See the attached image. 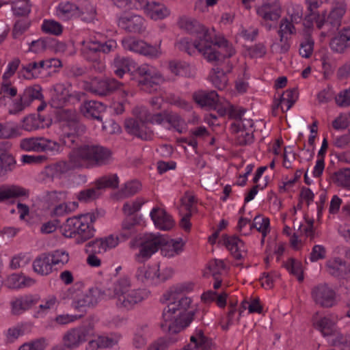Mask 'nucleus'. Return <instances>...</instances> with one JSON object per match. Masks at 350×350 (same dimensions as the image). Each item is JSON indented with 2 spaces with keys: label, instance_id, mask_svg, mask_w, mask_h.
<instances>
[{
  "label": "nucleus",
  "instance_id": "18",
  "mask_svg": "<svg viewBox=\"0 0 350 350\" xmlns=\"http://www.w3.org/2000/svg\"><path fill=\"white\" fill-rule=\"evenodd\" d=\"M122 45L126 50L150 57L156 58L161 54L159 47L148 44L143 40H137L131 37L123 39Z\"/></svg>",
  "mask_w": 350,
  "mask_h": 350
},
{
  "label": "nucleus",
  "instance_id": "51",
  "mask_svg": "<svg viewBox=\"0 0 350 350\" xmlns=\"http://www.w3.org/2000/svg\"><path fill=\"white\" fill-rule=\"evenodd\" d=\"M42 30L47 33L59 36L62 33V25L54 20H44L42 25Z\"/></svg>",
  "mask_w": 350,
  "mask_h": 350
},
{
  "label": "nucleus",
  "instance_id": "22",
  "mask_svg": "<svg viewBox=\"0 0 350 350\" xmlns=\"http://www.w3.org/2000/svg\"><path fill=\"white\" fill-rule=\"evenodd\" d=\"M144 20L137 14H125L118 19V26L130 33H142L144 30Z\"/></svg>",
  "mask_w": 350,
  "mask_h": 350
},
{
  "label": "nucleus",
  "instance_id": "53",
  "mask_svg": "<svg viewBox=\"0 0 350 350\" xmlns=\"http://www.w3.org/2000/svg\"><path fill=\"white\" fill-rule=\"evenodd\" d=\"M314 41L309 35L300 44L299 54L302 57L309 58L313 53Z\"/></svg>",
  "mask_w": 350,
  "mask_h": 350
},
{
  "label": "nucleus",
  "instance_id": "49",
  "mask_svg": "<svg viewBox=\"0 0 350 350\" xmlns=\"http://www.w3.org/2000/svg\"><path fill=\"white\" fill-rule=\"evenodd\" d=\"M285 268L293 275L296 276L299 282L304 280L302 265L299 261L290 258L284 264Z\"/></svg>",
  "mask_w": 350,
  "mask_h": 350
},
{
  "label": "nucleus",
  "instance_id": "32",
  "mask_svg": "<svg viewBox=\"0 0 350 350\" xmlns=\"http://www.w3.org/2000/svg\"><path fill=\"white\" fill-rule=\"evenodd\" d=\"M191 344L186 345L182 350H207L210 347V340L204 336L201 329H196L193 334L190 337Z\"/></svg>",
  "mask_w": 350,
  "mask_h": 350
},
{
  "label": "nucleus",
  "instance_id": "8",
  "mask_svg": "<svg viewBox=\"0 0 350 350\" xmlns=\"http://www.w3.org/2000/svg\"><path fill=\"white\" fill-rule=\"evenodd\" d=\"M282 5L280 0H266L256 8V14L261 18V24L270 31L272 25L269 22H277L282 15Z\"/></svg>",
  "mask_w": 350,
  "mask_h": 350
},
{
  "label": "nucleus",
  "instance_id": "15",
  "mask_svg": "<svg viewBox=\"0 0 350 350\" xmlns=\"http://www.w3.org/2000/svg\"><path fill=\"white\" fill-rule=\"evenodd\" d=\"M311 297L317 305L323 308H332L336 304V292L326 283L312 287Z\"/></svg>",
  "mask_w": 350,
  "mask_h": 350
},
{
  "label": "nucleus",
  "instance_id": "33",
  "mask_svg": "<svg viewBox=\"0 0 350 350\" xmlns=\"http://www.w3.org/2000/svg\"><path fill=\"white\" fill-rule=\"evenodd\" d=\"M337 321V317L330 314L314 321V325L323 336H331L334 335L336 332Z\"/></svg>",
  "mask_w": 350,
  "mask_h": 350
},
{
  "label": "nucleus",
  "instance_id": "46",
  "mask_svg": "<svg viewBox=\"0 0 350 350\" xmlns=\"http://www.w3.org/2000/svg\"><path fill=\"white\" fill-rule=\"evenodd\" d=\"M14 158L10 154L4 152L0 154V176H5L15 166Z\"/></svg>",
  "mask_w": 350,
  "mask_h": 350
},
{
  "label": "nucleus",
  "instance_id": "55",
  "mask_svg": "<svg viewBox=\"0 0 350 350\" xmlns=\"http://www.w3.org/2000/svg\"><path fill=\"white\" fill-rule=\"evenodd\" d=\"M142 188L141 183L137 180H132L126 183L124 187L120 190V195L126 198L135 195Z\"/></svg>",
  "mask_w": 350,
  "mask_h": 350
},
{
  "label": "nucleus",
  "instance_id": "39",
  "mask_svg": "<svg viewBox=\"0 0 350 350\" xmlns=\"http://www.w3.org/2000/svg\"><path fill=\"white\" fill-rule=\"evenodd\" d=\"M269 219L268 217H263L260 215H256L253 222L250 224L247 231L243 232L244 235H248L253 228H256L259 232L262 233L263 238H265L267 234L269 233Z\"/></svg>",
  "mask_w": 350,
  "mask_h": 350
},
{
  "label": "nucleus",
  "instance_id": "44",
  "mask_svg": "<svg viewBox=\"0 0 350 350\" xmlns=\"http://www.w3.org/2000/svg\"><path fill=\"white\" fill-rule=\"evenodd\" d=\"M118 183L119 179L116 174L105 176L95 182V185L100 191L106 188H117Z\"/></svg>",
  "mask_w": 350,
  "mask_h": 350
},
{
  "label": "nucleus",
  "instance_id": "16",
  "mask_svg": "<svg viewBox=\"0 0 350 350\" xmlns=\"http://www.w3.org/2000/svg\"><path fill=\"white\" fill-rule=\"evenodd\" d=\"M20 148L29 152L59 151L60 146L57 142L44 137H29L21 140Z\"/></svg>",
  "mask_w": 350,
  "mask_h": 350
},
{
  "label": "nucleus",
  "instance_id": "2",
  "mask_svg": "<svg viewBox=\"0 0 350 350\" xmlns=\"http://www.w3.org/2000/svg\"><path fill=\"white\" fill-rule=\"evenodd\" d=\"M178 50L189 55H194L196 51L201 53L209 62L219 66L235 54V50L224 37H215L213 40L197 39L193 43L183 38L176 43Z\"/></svg>",
  "mask_w": 350,
  "mask_h": 350
},
{
  "label": "nucleus",
  "instance_id": "23",
  "mask_svg": "<svg viewBox=\"0 0 350 350\" xmlns=\"http://www.w3.org/2000/svg\"><path fill=\"white\" fill-rule=\"evenodd\" d=\"M326 271L335 278H350V266L340 258L328 260L325 264Z\"/></svg>",
  "mask_w": 350,
  "mask_h": 350
},
{
  "label": "nucleus",
  "instance_id": "50",
  "mask_svg": "<svg viewBox=\"0 0 350 350\" xmlns=\"http://www.w3.org/2000/svg\"><path fill=\"white\" fill-rule=\"evenodd\" d=\"M81 316L70 315L68 314H59L56 316L50 323L46 325V329L53 328L55 325H64L73 322L80 318Z\"/></svg>",
  "mask_w": 350,
  "mask_h": 350
},
{
  "label": "nucleus",
  "instance_id": "12",
  "mask_svg": "<svg viewBox=\"0 0 350 350\" xmlns=\"http://www.w3.org/2000/svg\"><path fill=\"white\" fill-rule=\"evenodd\" d=\"M93 333V326L91 325L72 328L64 334L63 345L67 349H76L87 341Z\"/></svg>",
  "mask_w": 350,
  "mask_h": 350
},
{
  "label": "nucleus",
  "instance_id": "24",
  "mask_svg": "<svg viewBox=\"0 0 350 350\" xmlns=\"http://www.w3.org/2000/svg\"><path fill=\"white\" fill-rule=\"evenodd\" d=\"M150 215L155 226L160 230H170L174 226V221L172 216L163 208H153Z\"/></svg>",
  "mask_w": 350,
  "mask_h": 350
},
{
  "label": "nucleus",
  "instance_id": "4",
  "mask_svg": "<svg viewBox=\"0 0 350 350\" xmlns=\"http://www.w3.org/2000/svg\"><path fill=\"white\" fill-rule=\"evenodd\" d=\"M306 2L308 10L310 12L308 16L315 23L319 29H323L321 33L322 36L332 35L338 29L347 10V3L345 0L334 1L327 16L317 12L320 5L319 0H306Z\"/></svg>",
  "mask_w": 350,
  "mask_h": 350
},
{
  "label": "nucleus",
  "instance_id": "42",
  "mask_svg": "<svg viewBox=\"0 0 350 350\" xmlns=\"http://www.w3.org/2000/svg\"><path fill=\"white\" fill-rule=\"evenodd\" d=\"M166 111L167 110H165L160 113L151 114L146 108H140L139 117L144 121L147 122V123L150 122L152 124L156 123L161 124L163 122H165Z\"/></svg>",
  "mask_w": 350,
  "mask_h": 350
},
{
  "label": "nucleus",
  "instance_id": "60",
  "mask_svg": "<svg viewBox=\"0 0 350 350\" xmlns=\"http://www.w3.org/2000/svg\"><path fill=\"white\" fill-rule=\"evenodd\" d=\"M46 345V340L44 338H40L22 345L18 350H44Z\"/></svg>",
  "mask_w": 350,
  "mask_h": 350
},
{
  "label": "nucleus",
  "instance_id": "5",
  "mask_svg": "<svg viewBox=\"0 0 350 350\" xmlns=\"http://www.w3.org/2000/svg\"><path fill=\"white\" fill-rule=\"evenodd\" d=\"M71 161L79 168H93L109 165L113 161L112 151L98 144H83L71 148Z\"/></svg>",
  "mask_w": 350,
  "mask_h": 350
},
{
  "label": "nucleus",
  "instance_id": "63",
  "mask_svg": "<svg viewBox=\"0 0 350 350\" xmlns=\"http://www.w3.org/2000/svg\"><path fill=\"white\" fill-rule=\"evenodd\" d=\"M53 265H64L69 260L68 254L64 251L56 250L50 254Z\"/></svg>",
  "mask_w": 350,
  "mask_h": 350
},
{
  "label": "nucleus",
  "instance_id": "62",
  "mask_svg": "<svg viewBox=\"0 0 350 350\" xmlns=\"http://www.w3.org/2000/svg\"><path fill=\"white\" fill-rule=\"evenodd\" d=\"M332 345L345 349H350V334L337 333L332 339Z\"/></svg>",
  "mask_w": 350,
  "mask_h": 350
},
{
  "label": "nucleus",
  "instance_id": "35",
  "mask_svg": "<svg viewBox=\"0 0 350 350\" xmlns=\"http://www.w3.org/2000/svg\"><path fill=\"white\" fill-rule=\"evenodd\" d=\"M33 271L41 275H47L52 272L53 265L50 254L43 253L39 255L33 262Z\"/></svg>",
  "mask_w": 350,
  "mask_h": 350
},
{
  "label": "nucleus",
  "instance_id": "6",
  "mask_svg": "<svg viewBox=\"0 0 350 350\" xmlns=\"http://www.w3.org/2000/svg\"><path fill=\"white\" fill-rule=\"evenodd\" d=\"M146 297L147 293L144 290L132 288L129 278H120L113 285L112 297L116 299V306L120 309H132Z\"/></svg>",
  "mask_w": 350,
  "mask_h": 350
},
{
  "label": "nucleus",
  "instance_id": "52",
  "mask_svg": "<svg viewBox=\"0 0 350 350\" xmlns=\"http://www.w3.org/2000/svg\"><path fill=\"white\" fill-rule=\"evenodd\" d=\"M81 216L68 218L64 225V230L68 233V237H73L79 234V228L80 225Z\"/></svg>",
  "mask_w": 350,
  "mask_h": 350
},
{
  "label": "nucleus",
  "instance_id": "13",
  "mask_svg": "<svg viewBox=\"0 0 350 350\" xmlns=\"http://www.w3.org/2000/svg\"><path fill=\"white\" fill-rule=\"evenodd\" d=\"M123 84L115 79H99L94 78L90 81L83 82V88L87 92L98 96H107L118 90Z\"/></svg>",
  "mask_w": 350,
  "mask_h": 350
},
{
  "label": "nucleus",
  "instance_id": "41",
  "mask_svg": "<svg viewBox=\"0 0 350 350\" xmlns=\"http://www.w3.org/2000/svg\"><path fill=\"white\" fill-rule=\"evenodd\" d=\"M136 220L134 218L127 217L122 223V228L119 235L121 241H125L136 234Z\"/></svg>",
  "mask_w": 350,
  "mask_h": 350
},
{
  "label": "nucleus",
  "instance_id": "43",
  "mask_svg": "<svg viewBox=\"0 0 350 350\" xmlns=\"http://www.w3.org/2000/svg\"><path fill=\"white\" fill-rule=\"evenodd\" d=\"M211 78L213 85L219 90H223L226 87L228 78L224 68L219 67L213 68Z\"/></svg>",
  "mask_w": 350,
  "mask_h": 350
},
{
  "label": "nucleus",
  "instance_id": "10",
  "mask_svg": "<svg viewBox=\"0 0 350 350\" xmlns=\"http://www.w3.org/2000/svg\"><path fill=\"white\" fill-rule=\"evenodd\" d=\"M42 88L39 85L30 86L24 90L18 97L13 100L12 108L9 110L10 114L16 115L22 112L25 108L30 106L34 100H42L43 95Z\"/></svg>",
  "mask_w": 350,
  "mask_h": 350
},
{
  "label": "nucleus",
  "instance_id": "54",
  "mask_svg": "<svg viewBox=\"0 0 350 350\" xmlns=\"http://www.w3.org/2000/svg\"><path fill=\"white\" fill-rule=\"evenodd\" d=\"M18 135V129L12 126L10 122H0V139H11Z\"/></svg>",
  "mask_w": 350,
  "mask_h": 350
},
{
  "label": "nucleus",
  "instance_id": "29",
  "mask_svg": "<svg viewBox=\"0 0 350 350\" xmlns=\"http://www.w3.org/2000/svg\"><path fill=\"white\" fill-rule=\"evenodd\" d=\"M105 109L106 107L102 103L95 100H89L84 103L81 111L88 118H92L101 122Z\"/></svg>",
  "mask_w": 350,
  "mask_h": 350
},
{
  "label": "nucleus",
  "instance_id": "19",
  "mask_svg": "<svg viewBox=\"0 0 350 350\" xmlns=\"http://www.w3.org/2000/svg\"><path fill=\"white\" fill-rule=\"evenodd\" d=\"M59 14L65 19H70L74 17H81V19L86 22L93 21L96 16V10L91 6L87 16L79 10V8L69 1L62 2L58 6Z\"/></svg>",
  "mask_w": 350,
  "mask_h": 350
},
{
  "label": "nucleus",
  "instance_id": "31",
  "mask_svg": "<svg viewBox=\"0 0 350 350\" xmlns=\"http://www.w3.org/2000/svg\"><path fill=\"white\" fill-rule=\"evenodd\" d=\"M38 301V298L31 295L16 298L11 302L12 312L15 315L21 314L30 309Z\"/></svg>",
  "mask_w": 350,
  "mask_h": 350
},
{
  "label": "nucleus",
  "instance_id": "9",
  "mask_svg": "<svg viewBox=\"0 0 350 350\" xmlns=\"http://www.w3.org/2000/svg\"><path fill=\"white\" fill-rule=\"evenodd\" d=\"M136 75L139 77L138 83L142 88L147 92L157 91L159 84L163 81L162 76L155 72L152 66L143 64L136 70Z\"/></svg>",
  "mask_w": 350,
  "mask_h": 350
},
{
  "label": "nucleus",
  "instance_id": "25",
  "mask_svg": "<svg viewBox=\"0 0 350 350\" xmlns=\"http://www.w3.org/2000/svg\"><path fill=\"white\" fill-rule=\"evenodd\" d=\"M331 49L336 53H342L350 46V26L343 27L338 33L331 39Z\"/></svg>",
  "mask_w": 350,
  "mask_h": 350
},
{
  "label": "nucleus",
  "instance_id": "30",
  "mask_svg": "<svg viewBox=\"0 0 350 350\" xmlns=\"http://www.w3.org/2000/svg\"><path fill=\"white\" fill-rule=\"evenodd\" d=\"M71 85L68 83H56L53 86L52 100L57 107L63 106L72 96L70 90Z\"/></svg>",
  "mask_w": 350,
  "mask_h": 350
},
{
  "label": "nucleus",
  "instance_id": "21",
  "mask_svg": "<svg viewBox=\"0 0 350 350\" xmlns=\"http://www.w3.org/2000/svg\"><path fill=\"white\" fill-rule=\"evenodd\" d=\"M79 168L75 166L71 161V151L68 154V161H59L47 165L44 169V174L51 179L62 178L63 176L70 171Z\"/></svg>",
  "mask_w": 350,
  "mask_h": 350
},
{
  "label": "nucleus",
  "instance_id": "3",
  "mask_svg": "<svg viewBox=\"0 0 350 350\" xmlns=\"http://www.w3.org/2000/svg\"><path fill=\"white\" fill-rule=\"evenodd\" d=\"M139 250L135 255L137 262L143 263L148 260L159 249L161 254L167 258L180 254L183 250V243L179 241L169 239L160 234H147L141 239Z\"/></svg>",
  "mask_w": 350,
  "mask_h": 350
},
{
  "label": "nucleus",
  "instance_id": "57",
  "mask_svg": "<svg viewBox=\"0 0 350 350\" xmlns=\"http://www.w3.org/2000/svg\"><path fill=\"white\" fill-rule=\"evenodd\" d=\"M295 33V28L290 21L287 18H283L280 21L279 30L278 33L280 37L282 39L283 36H287L288 35H292Z\"/></svg>",
  "mask_w": 350,
  "mask_h": 350
},
{
  "label": "nucleus",
  "instance_id": "20",
  "mask_svg": "<svg viewBox=\"0 0 350 350\" xmlns=\"http://www.w3.org/2000/svg\"><path fill=\"white\" fill-rule=\"evenodd\" d=\"M139 8L144 13L152 20H161L170 15V12L167 7L160 3L148 0H141L138 2Z\"/></svg>",
  "mask_w": 350,
  "mask_h": 350
},
{
  "label": "nucleus",
  "instance_id": "17",
  "mask_svg": "<svg viewBox=\"0 0 350 350\" xmlns=\"http://www.w3.org/2000/svg\"><path fill=\"white\" fill-rule=\"evenodd\" d=\"M147 122L139 117V110L136 119L129 118L125 120L124 127L127 133L144 140H150L154 135L153 131L147 126Z\"/></svg>",
  "mask_w": 350,
  "mask_h": 350
},
{
  "label": "nucleus",
  "instance_id": "47",
  "mask_svg": "<svg viewBox=\"0 0 350 350\" xmlns=\"http://www.w3.org/2000/svg\"><path fill=\"white\" fill-rule=\"evenodd\" d=\"M101 195V191L95 185L94 187L85 189L79 191L77 199L81 202H90L97 199Z\"/></svg>",
  "mask_w": 350,
  "mask_h": 350
},
{
  "label": "nucleus",
  "instance_id": "58",
  "mask_svg": "<svg viewBox=\"0 0 350 350\" xmlns=\"http://www.w3.org/2000/svg\"><path fill=\"white\" fill-rule=\"evenodd\" d=\"M85 252L88 254H101L105 252L103 239H97L88 242L85 245Z\"/></svg>",
  "mask_w": 350,
  "mask_h": 350
},
{
  "label": "nucleus",
  "instance_id": "34",
  "mask_svg": "<svg viewBox=\"0 0 350 350\" xmlns=\"http://www.w3.org/2000/svg\"><path fill=\"white\" fill-rule=\"evenodd\" d=\"M121 335L118 333H109L98 336L95 340H90L89 345L92 348H109L118 344Z\"/></svg>",
  "mask_w": 350,
  "mask_h": 350
},
{
  "label": "nucleus",
  "instance_id": "1",
  "mask_svg": "<svg viewBox=\"0 0 350 350\" xmlns=\"http://www.w3.org/2000/svg\"><path fill=\"white\" fill-rule=\"evenodd\" d=\"M187 290L185 284L174 286L163 297L172 301L163 310V318L165 322L162 327H167L171 334H177L187 327L193 320L197 309L192 306L190 297L178 295Z\"/></svg>",
  "mask_w": 350,
  "mask_h": 350
},
{
  "label": "nucleus",
  "instance_id": "45",
  "mask_svg": "<svg viewBox=\"0 0 350 350\" xmlns=\"http://www.w3.org/2000/svg\"><path fill=\"white\" fill-rule=\"evenodd\" d=\"M165 122L181 133L185 125L184 120L176 112L166 111Z\"/></svg>",
  "mask_w": 350,
  "mask_h": 350
},
{
  "label": "nucleus",
  "instance_id": "37",
  "mask_svg": "<svg viewBox=\"0 0 350 350\" xmlns=\"http://www.w3.org/2000/svg\"><path fill=\"white\" fill-rule=\"evenodd\" d=\"M80 224L81 225L79 228L78 237L76 239L77 243H82L93 237L95 231L94 227L83 215H81Z\"/></svg>",
  "mask_w": 350,
  "mask_h": 350
},
{
  "label": "nucleus",
  "instance_id": "48",
  "mask_svg": "<svg viewBox=\"0 0 350 350\" xmlns=\"http://www.w3.org/2000/svg\"><path fill=\"white\" fill-rule=\"evenodd\" d=\"M236 133L235 142L239 146H247L254 141L253 131L245 129L232 130Z\"/></svg>",
  "mask_w": 350,
  "mask_h": 350
},
{
  "label": "nucleus",
  "instance_id": "28",
  "mask_svg": "<svg viewBox=\"0 0 350 350\" xmlns=\"http://www.w3.org/2000/svg\"><path fill=\"white\" fill-rule=\"evenodd\" d=\"M159 271V265L141 266L135 273L136 279L146 285H157L156 273Z\"/></svg>",
  "mask_w": 350,
  "mask_h": 350
},
{
  "label": "nucleus",
  "instance_id": "11",
  "mask_svg": "<svg viewBox=\"0 0 350 350\" xmlns=\"http://www.w3.org/2000/svg\"><path fill=\"white\" fill-rule=\"evenodd\" d=\"M178 27L187 33L195 36L197 39L213 40L215 37H221L216 35L215 29L208 30L197 20L187 17H181L178 22Z\"/></svg>",
  "mask_w": 350,
  "mask_h": 350
},
{
  "label": "nucleus",
  "instance_id": "7",
  "mask_svg": "<svg viewBox=\"0 0 350 350\" xmlns=\"http://www.w3.org/2000/svg\"><path fill=\"white\" fill-rule=\"evenodd\" d=\"M57 118L63 129L61 140L65 146L72 148L78 144L79 136L85 133L86 128L79 122V116L74 109L59 111Z\"/></svg>",
  "mask_w": 350,
  "mask_h": 350
},
{
  "label": "nucleus",
  "instance_id": "61",
  "mask_svg": "<svg viewBox=\"0 0 350 350\" xmlns=\"http://www.w3.org/2000/svg\"><path fill=\"white\" fill-rule=\"evenodd\" d=\"M41 124L42 121L40 117L29 116L23 119V127L25 130L31 131L43 127V125H41Z\"/></svg>",
  "mask_w": 350,
  "mask_h": 350
},
{
  "label": "nucleus",
  "instance_id": "64",
  "mask_svg": "<svg viewBox=\"0 0 350 350\" xmlns=\"http://www.w3.org/2000/svg\"><path fill=\"white\" fill-rule=\"evenodd\" d=\"M59 304V301L55 295H51L42 300V304L39 306L40 310L38 311V314L40 312H47L51 309L57 307Z\"/></svg>",
  "mask_w": 350,
  "mask_h": 350
},
{
  "label": "nucleus",
  "instance_id": "56",
  "mask_svg": "<svg viewBox=\"0 0 350 350\" xmlns=\"http://www.w3.org/2000/svg\"><path fill=\"white\" fill-rule=\"evenodd\" d=\"M145 203V201L142 198H137L132 202H127L124 204L122 211L125 215H132L140 210L142 206Z\"/></svg>",
  "mask_w": 350,
  "mask_h": 350
},
{
  "label": "nucleus",
  "instance_id": "36",
  "mask_svg": "<svg viewBox=\"0 0 350 350\" xmlns=\"http://www.w3.org/2000/svg\"><path fill=\"white\" fill-rule=\"evenodd\" d=\"M29 194L28 190L18 185L0 187V202L12 198L26 196Z\"/></svg>",
  "mask_w": 350,
  "mask_h": 350
},
{
  "label": "nucleus",
  "instance_id": "59",
  "mask_svg": "<svg viewBox=\"0 0 350 350\" xmlns=\"http://www.w3.org/2000/svg\"><path fill=\"white\" fill-rule=\"evenodd\" d=\"M147 325H142L137 328L133 338V345L136 348H141L146 343V334Z\"/></svg>",
  "mask_w": 350,
  "mask_h": 350
},
{
  "label": "nucleus",
  "instance_id": "40",
  "mask_svg": "<svg viewBox=\"0 0 350 350\" xmlns=\"http://www.w3.org/2000/svg\"><path fill=\"white\" fill-rule=\"evenodd\" d=\"M332 180L337 186L350 189V168H342L335 172Z\"/></svg>",
  "mask_w": 350,
  "mask_h": 350
},
{
  "label": "nucleus",
  "instance_id": "27",
  "mask_svg": "<svg viewBox=\"0 0 350 350\" xmlns=\"http://www.w3.org/2000/svg\"><path fill=\"white\" fill-rule=\"evenodd\" d=\"M224 242L226 247L230 251L234 258L240 260L247 254V249L242 240L238 237L224 235Z\"/></svg>",
  "mask_w": 350,
  "mask_h": 350
},
{
  "label": "nucleus",
  "instance_id": "26",
  "mask_svg": "<svg viewBox=\"0 0 350 350\" xmlns=\"http://www.w3.org/2000/svg\"><path fill=\"white\" fill-rule=\"evenodd\" d=\"M193 100L202 107L216 109L219 103V95L214 91L198 90L192 95Z\"/></svg>",
  "mask_w": 350,
  "mask_h": 350
},
{
  "label": "nucleus",
  "instance_id": "14",
  "mask_svg": "<svg viewBox=\"0 0 350 350\" xmlns=\"http://www.w3.org/2000/svg\"><path fill=\"white\" fill-rule=\"evenodd\" d=\"M107 296H109V294ZM106 297V293L98 288H91L86 292L77 293L72 301V307L77 310L92 307L96 306L100 299Z\"/></svg>",
  "mask_w": 350,
  "mask_h": 350
},
{
  "label": "nucleus",
  "instance_id": "38",
  "mask_svg": "<svg viewBox=\"0 0 350 350\" xmlns=\"http://www.w3.org/2000/svg\"><path fill=\"white\" fill-rule=\"evenodd\" d=\"M133 64V61L128 58L121 56H116L112 64L114 74L120 78L130 71V67Z\"/></svg>",
  "mask_w": 350,
  "mask_h": 350
}]
</instances>
